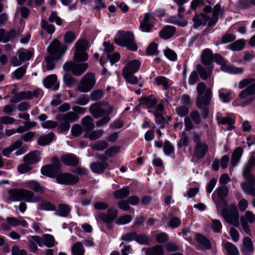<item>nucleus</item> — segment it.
<instances>
[{
	"mask_svg": "<svg viewBox=\"0 0 255 255\" xmlns=\"http://www.w3.org/2000/svg\"><path fill=\"white\" fill-rule=\"evenodd\" d=\"M65 46H61L60 42L55 39L53 41L48 47V51L49 55L55 56L56 58H60L66 51Z\"/></svg>",
	"mask_w": 255,
	"mask_h": 255,
	"instance_id": "2eb2a0df",
	"label": "nucleus"
},
{
	"mask_svg": "<svg viewBox=\"0 0 255 255\" xmlns=\"http://www.w3.org/2000/svg\"><path fill=\"white\" fill-rule=\"evenodd\" d=\"M201 60L204 65H209L213 60L212 52L209 49H205L201 55Z\"/></svg>",
	"mask_w": 255,
	"mask_h": 255,
	"instance_id": "72a5a7b5",
	"label": "nucleus"
},
{
	"mask_svg": "<svg viewBox=\"0 0 255 255\" xmlns=\"http://www.w3.org/2000/svg\"><path fill=\"white\" fill-rule=\"evenodd\" d=\"M42 239L43 245L48 248H51L54 246L55 240L52 236L49 234H45Z\"/></svg>",
	"mask_w": 255,
	"mask_h": 255,
	"instance_id": "09e8293b",
	"label": "nucleus"
},
{
	"mask_svg": "<svg viewBox=\"0 0 255 255\" xmlns=\"http://www.w3.org/2000/svg\"><path fill=\"white\" fill-rule=\"evenodd\" d=\"M43 83L44 86L47 88H52L54 90H56L59 88L56 76L54 74L46 77L44 79Z\"/></svg>",
	"mask_w": 255,
	"mask_h": 255,
	"instance_id": "b1692460",
	"label": "nucleus"
},
{
	"mask_svg": "<svg viewBox=\"0 0 255 255\" xmlns=\"http://www.w3.org/2000/svg\"><path fill=\"white\" fill-rule=\"evenodd\" d=\"M216 192L218 197L222 199L227 196L228 194V189L226 186L223 185L217 188Z\"/></svg>",
	"mask_w": 255,
	"mask_h": 255,
	"instance_id": "603ef678",
	"label": "nucleus"
},
{
	"mask_svg": "<svg viewBox=\"0 0 255 255\" xmlns=\"http://www.w3.org/2000/svg\"><path fill=\"white\" fill-rule=\"evenodd\" d=\"M243 153V149L241 147L236 148L232 154L231 158V164L235 166L240 160Z\"/></svg>",
	"mask_w": 255,
	"mask_h": 255,
	"instance_id": "a19ab883",
	"label": "nucleus"
},
{
	"mask_svg": "<svg viewBox=\"0 0 255 255\" xmlns=\"http://www.w3.org/2000/svg\"><path fill=\"white\" fill-rule=\"evenodd\" d=\"M88 66L87 63L78 64L67 62L63 65V68L65 71L71 70L75 76H80L86 70Z\"/></svg>",
	"mask_w": 255,
	"mask_h": 255,
	"instance_id": "ddd939ff",
	"label": "nucleus"
},
{
	"mask_svg": "<svg viewBox=\"0 0 255 255\" xmlns=\"http://www.w3.org/2000/svg\"><path fill=\"white\" fill-rule=\"evenodd\" d=\"M245 43L243 40H239L229 45V48L233 51L242 50L245 47Z\"/></svg>",
	"mask_w": 255,
	"mask_h": 255,
	"instance_id": "49530a36",
	"label": "nucleus"
},
{
	"mask_svg": "<svg viewBox=\"0 0 255 255\" xmlns=\"http://www.w3.org/2000/svg\"><path fill=\"white\" fill-rule=\"evenodd\" d=\"M79 119V116L74 112H70L65 114H58L57 115L56 119L59 122H74Z\"/></svg>",
	"mask_w": 255,
	"mask_h": 255,
	"instance_id": "5701e85b",
	"label": "nucleus"
},
{
	"mask_svg": "<svg viewBox=\"0 0 255 255\" xmlns=\"http://www.w3.org/2000/svg\"><path fill=\"white\" fill-rule=\"evenodd\" d=\"M49 20L51 22H55L58 25H60L62 23V19L57 15V12L54 11L51 12Z\"/></svg>",
	"mask_w": 255,
	"mask_h": 255,
	"instance_id": "680f3d73",
	"label": "nucleus"
},
{
	"mask_svg": "<svg viewBox=\"0 0 255 255\" xmlns=\"http://www.w3.org/2000/svg\"><path fill=\"white\" fill-rule=\"evenodd\" d=\"M56 180L60 184L72 185L79 181V178L77 176L73 175L70 173H63L57 176Z\"/></svg>",
	"mask_w": 255,
	"mask_h": 255,
	"instance_id": "f3484780",
	"label": "nucleus"
},
{
	"mask_svg": "<svg viewBox=\"0 0 255 255\" xmlns=\"http://www.w3.org/2000/svg\"><path fill=\"white\" fill-rule=\"evenodd\" d=\"M82 125L86 130H92L95 128L93 119L90 116H86L83 119Z\"/></svg>",
	"mask_w": 255,
	"mask_h": 255,
	"instance_id": "79ce46f5",
	"label": "nucleus"
},
{
	"mask_svg": "<svg viewBox=\"0 0 255 255\" xmlns=\"http://www.w3.org/2000/svg\"><path fill=\"white\" fill-rule=\"evenodd\" d=\"M132 219L131 216L128 215L120 217L116 221L118 225H124L129 223Z\"/></svg>",
	"mask_w": 255,
	"mask_h": 255,
	"instance_id": "6e6d98bb",
	"label": "nucleus"
},
{
	"mask_svg": "<svg viewBox=\"0 0 255 255\" xmlns=\"http://www.w3.org/2000/svg\"><path fill=\"white\" fill-rule=\"evenodd\" d=\"M60 58H56L55 56L49 55L45 58L46 61V69L48 70H51L55 67V61L59 59Z\"/></svg>",
	"mask_w": 255,
	"mask_h": 255,
	"instance_id": "8fccbe9b",
	"label": "nucleus"
},
{
	"mask_svg": "<svg viewBox=\"0 0 255 255\" xmlns=\"http://www.w3.org/2000/svg\"><path fill=\"white\" fill-rule=\"evenodd\" d=\"M133 74L132 73H127V74L123 73L124 77L128 83L134 85L137 84L138 82V80L135 76L133 75Z\"/></svg>",
	"mask_w": 255,
	"mask_h": 255,
	"instance_id": "864d4df0",
	"label": "nucleus"
},
{
	"mask_svg": "<svg viewBox=\"0 0 255 255\" xmlns=\"http://www.w3.org/2000/svg\"><path fill=\"white\" fill-rule=\"evenodd\" d=\"M54 133L50 132L47 134L40 136L38 140V144L41 146H44L49 144L53 139Z\"/></svg>",
	"mask_w": 255,
	"mask_h": 255,
	"instance_id": "2f4dec72",
	"label": "nucleus"
},
{
	"mask_svg": "<svg viewBox=\"0 0 255 255\" xmlns=\"http://www.w3.org/2000/svg\"><path fill=\"white\" fill-rule=\"evenodd\" d=\"M129 194V188L128 187H125L115 191L114 196L117 199H122L126 198Z\"/></svg>",
	"mask_w": 255,
	"mask_h": 255,
	"instance_id": "c03bdc74",
	"label": "nucleus"
},
{
	"mask_svg": "<svg viewBox=\"0 0 255 255\" xmlns=\"http://www.w3.org/2000/svg\"><path fill=\"white\" fill-rule=\"evenodd\" d=\"M157 47L158 45L156 43H151L146 49V54L149 56L157 55L158 54Z\"/></svg>",
	"mask_w": 255,
	"mask_h": 255,
	"instance_id": "3c124183",
	"label": "nucleus"
},
{
	"mask_svg": "<svg viewBox=\"0 0 255 255\" xmlns=\"http://www.w3.org/2000/svg\"><path fill=\"white\" fill-rule=\"evenodd\" d=\"M196 240L201 245L203 249H210L211 248L210 241L203 236L197 234L196 235Z\"/></svg>",
	"mask_w": 255,
	"mask_h": 255,
	"instance_id": "58836bf2",
	"label": "nucleus"
},
{
	"mask_svg": "<svg viewBox=\"0 0 255 255\" xmlns=\"http://www.w3.org/2000/svg\"><path fill=\"white\" fill-rule=\"evenodd\" d=\"M108 166V164L105 161L93 163L91 164V170L95 173L103 172Z\"/></svg>",
	"mask_w": 255,
	"mask_h": 255,
	"instance_id": "cd10ccee",
	"label": "nucleus"
},
{
	"mask_svg": "<svg viewBox=\"0 0 255 255\" xmlns=\"http://www.w3.org/2000/svg\"><path fill=\"white\" fill-rule=\"evenodd\" d=\"M7 194V202L19 201L23 199L27 202L37 203L41 200V198L35 195L33 192L23 188L9 189Z\"/></svg>",
	"mask_w": 255,
	"mask_h": 255,
	"instance_id": "7ed1b4c3",
	"label": "nucleus"
},
{
	"mask_svg": "<svg viewBox=\"0 0 255 255\" xmlns=\"http://www.w3.org/2000/svg\"><path fill=\"white\" fill-rule=\"evenodd\" d=\"M40 94V90H35L33 92L27 91L17 93L10 99V103H15L22 100H29L33 97H37Z\"/></svg>",
	"mask_w": 255,
	"mask_h": 255,
	"instance_id": "4468645a",
	"label": "nucleus"
},
{
	"mask_svg": "<svg viewBox=\"0 0 255 255\" xmlns=\"http://www.w3.org/2000/svg\"><path fill=\"white\" fill-rule=\"evenodd\" d=\"M154 16L152 13H146L142 22L140 23V27L143 32L153 31Z\"/></svg>",
	"mask_w": 255,
	"mask_h": 255,
	"instance_id": "a211bd4d",
	"label": "nucleus"
},
{
	"mask_svg": "<svg viewBox=\"0 0 255 255\" xmlns=\"http://www.w3.org/2000/svg\"><path fill=\"white\" fill-rule=\"evenodd\" d=\"M140 66V62L137 60H133L128 62L123 70V73H132L136 72Z\"/></svg>",
	"mask_w": 255,
	"mask_h": 255,
	"instance_id": "4be33fe9",
	"label": "nucleus"
},
{
	"mask_svg": "<svg viewBox=\"0 0 255 255\" xmlns=\"http://www.w3.org/2000/svg\"><path fill=\"white\" fill-rule=\"evenodd\" d=\"M116 43L121 46H126L131 51H136L137 46L132 33H117L115 37Z\"/></svg>",
	"mask_w": 255,
	"mask_h": 255,
	"instance_id": "39448f33",
	"label": "nucleus"
},
{
	"mask_svg": "<svg viewBox=\"0 0 255 255\" xmlns=\"http://www.w3.org/2000/svg\"><path fill=\"white\" fill-rule=\"evenodd\" d=\"M40 159L39 153L37 151H34L27 154L23 157L24 161L29 164H34L38 162Z\"/></svg>",
	"mask_w": 255,
	"mask_h": 255,
	"instance_id": "c85d7f7f",
	"label": "nucleus"
},
{
	"mask_svg": "<svg viewBox=\"0 0 255 255\" xmlns=\"http://www.w3.org/2000/svg\"><path fill=\"white\" fill-rule=\"evenodd\" d=\"M96 83L95 77L92 73H87L84 76L77 88L83 93L90 91L94 86Z\"/></svg>",
	"mask_w": 255,
	"mask_h": 255,
	"instance_id": "9d476101",
	"label": "nucleus"
},
{
	"mask_svg": "<svg viewBox=\"0 0 255 255\" xmlns=\"http://www.w3.org/2000/svg\"><path fill=\"white\" fill-rule=\"evenodd\" d=\"M193 139L196 144L194 150L195 154L198 158L203 157L207 151V145L205 143L201 142L200 135L196 132L193 133Z\"/></svg>",
	"mask_w": 255,
	"mask_h": 255,
	"instance_id": "dca6fc26",
	"label": "nucleus"
},
{
	"mask_svg": "<svg viewBox=\"0 0 255 255\" xmlns=\"http://www.w3.org/2000/svg\"><path fill=\"white\" fill-rule=\"evenodd\" d=\"M146 255H164L163 248L160 245H156L148 248L145 252Z\"/></svg>",
	"mask_w": 255,
	"mask_h": 255,
	"instance_id": "7c9ffc66",
	"label": "nucleus"
},
{
	"mask_svg": "<svg viewBox=\"0 0 255 255\" xmlns=\"http://www.w3.org/2000/svg\"><path fill=\"white\" fill-rule=\"evenodd\" d=\"M6 221L10 227H16L18 226H21L23 227L26 228L28 226V224L26 221L22 218H16L14 217H9L6 218Z\"/></svg>",
	"mask_w": 255,
	"mask_h": 255,
	"instance_id": "393cba45",
	"label": "nucleus"
},
{
	"mask_svg": "<svg viewBox=\"0 0 255 255\" xmlns=\"http://www.w3.org/2000/svg\"><path fill=\"white\" fill-rule=\"evenodd\" d=\"M12 255H27V253L24 250H20L18 246H14L11 249Z\"/></svg>",
	"mask_w": 255,
	"mask_h": 255,
	"instance_id": "774afa93",
	"label": "nucleus"
},
{
	"mask_svg": "<svg viewBox=\"0 0 255 255\" xmlns=\"http://www.w3.org/2000/svg\"><path fill=\"white\" fill-rule=\"evenodd\" d=\"M104 133V130L99 129L88 132L85 135V136L91 140H95L101 137Z\"/></svg>",
	"mask_w": 255,
	"mask_h": 255,
	"instance_id": "37998d69",
	"label": "nucleus"
},
{
	"mask_svg": "<svg viewBox=\"0 0 255 255\" xmlns=\"http://www.w3.org/2000/svg\"><path fill=\"white\" fill-rule=\"evenodd\" d=\"M190 141V138L187 133L185 131L182 132L180 135V138L179 140V144L182 146L188 145Z\"/></svg>",
	"mask_w": 255,
	"mask_h": 255,
	"instance_id": "bf43d9fd",
	"label": "nucleus"
},
{
	"mask_svg": "<svg viewBox=\"0 0 255 255\" xmlns=\"http://www.w3.org/2000/svg\"><path fill=\"white\" fill-rule=\"evenodd\" d=\"M71 210V207L66 204L61 203L58 206L57 209H55V214L57 216L66 217H67Z\"/></svg>",
	"mask_w": 255,
	"mask_h": 255,
	"instance_id": "a878e982",
	"label": "nucleus"
},
{
	"mask_svg": "<svg viewBox=\"0 0 255 255\" xmlns=\"http://www.w3.org/2000/svg\"><path fill=\"white\" fill-rule=\"evenodd\" d=\"M75 51L74 59L76 62L85 61L88 59V55L85 52L89 47V42L85 39L78 40L75 45Z\"/></svg>",
	"mask_w": 255,
	"mask_h": 255,
	"instance_id": "0eeeda50",
	"label": "nucleus"
},
{
	"mask_svg": "<svg viewBox=\"0 0 255 255\" xmlns=\"http://www.w3.org/2000/svg\"><path fill=\"white\" fill-rule=\"evenodd\" d=\"M164 55L167 58L171 61H175L177 59L176 54L170 49H167L165 50Z\"/></svg>",
	"mask_w": 255,
	"mask_h": 255,
	"instance_id": "338daca9",
	"label": "nucleus"
},
{
	"mask_svg": "<svg viewBox=\"0 0 255 255\" xmlns=\"http://www.w3.org/2000/svg\"><path fill=\"white\" fill-rule=\"evenodd\" d=\"M246 86L248 87L240 94V97L242 99H245L250 95L255 94V79L251 78L245 79L241 80L238 85L240 89Z\"/></svg>",
	"mask_w": 255,
	"mask_h": 255,
	"instance_id": "6e6552de",
	"label": "nucleus"
},
{
	"mask_svg": "<svg viewBox=\"0 0 255 255\" xmlns=\"http://www.w3.org/2000/svg\"><path fill=\"white\" fill-rule=\"evenodd\" d=\"M196 69L201 78L204 80H206L209 77H210L212 72V68L209 67L206 69L201 65H197L196 66Z\"/></svg>",
	"mask_w": 255,
	"mask_h": 255,
	"instance_id": "473e14b6",
	"label": "nucleus"
},
{
	"mask_svg": "<svg viewBox=\"0 0 255 255\" xmlns=\"http://www.w3.org/2000/svg\"><path fill=\"white\" fill-rule=\"evenodd\" d=\"M118 216V210L112 207L108 209L106 213L99 212L96 216V219L98 222H103L107 224L109 228H112L111 223L117 219Z\"/></svg>",
	"mask_w": 255,
	"mask_h": 255,
	"instance_id": "1a4fd4ad",
	"label": "nucleus"
},
{
	"mask_svg": "<svg viewBox=\"0 0 255 255\" xmlns=\"http://www.w3.org/2000/svg\"><path fill=\"white\" fill-rule=\"evenodd\" d=\"M17 54L23 62L25 60H29L32 57L33 52L27 49H21L17 51Z\"/></svg>",
	"mask_w": 255,
	"mask_h": 255,
	"instance_id": "4c0bfd02",
	"label": "nucleus"
},
{
	"mask_svg": "<svg viewBox=\"0 0 255 255\" xmlns=\"http://www.w3.org/2000/svg\"><path fill=\"white\" fill-rule=\"evenodd\" d=\"M214 61L221 65L222 70L232 74H239L243 72V69L240 67H236L230 64H228L223 58L218 54H216L214 57Z\"/></svg>",
	"mask_w": 255,
	"mask_h": 255,
	"instance_id": "9b49d317",
	"label": "nucleus"
},
{
	"mask_svg": "<svg viewBox=\"0 0 255 255\" xmlns=\"http://www.w3.org/2000/svg\"><path fill=\"white\" fill-rule=\"evenodd\" d=\"M218 122L220 124L222 125H228V127L227 128V130H231L233 128L234 124V120L229 118V117H220L218 116L217 118Z\"/></svg>",
	"mask_w": 255,
	"mask_h": 255,
	"instance_id": "e433bc0d",
	"label": "nucleus"
},
{
	"mask_svg": "<svg viewBox=\"0 0 255 255\" xmlns=\"http://www.w3.org/2000/svg\"><path fill=\"white\" fill-rule=\"evenodd\" d=\"M120 150V147L118 146H112L108 148L105 152V155L109 157H112L117 153Z\"/></svg>",
	"mask_w": 255,
	"mask_h": 255,
	"instance_id": "0e129e2a",
	"label": "nucleus"
},
{
	"mask_svg": "<svg viewBox=\"0 0 255 255\" xmlns=\"http://www.w3.org/2000/svg\"><path fill=\"white\" fill-rule=\"evenodd\" d=\"M25 187L33 190L35 192L42 193L44 188L35 180H29L24 183Z\"/></svg>",
	"mask_w": 255,
	"mask_h": 255,
	"instance_id": "c756f323",
	"label": "nucleus"
},
{
	"mask_svg": "<svg viewBox=\"0 0 255 255\" xmlns=\"http://www.w3.org/2000/svg\"><path fill=\"white\" fill-rule=\"evenodd\" d=\"M225 248L230 255H238L239 250L236 247L230 242H227L225 244Z\"/></svg>",
	"mask_w": 255,
	"mask_h": 255,
	"instance_id": "de8ad7c7",
	"label": "nucleus"
},
{
	"mask_svg": "<svg viewBox=\"0 0 255 255\" xmlns=\"http://www.w3.org/2000/svg\"><path fill=\"white\" fill-rule=\"evenodd\" d=\"M190 117L194 123L196 124H200L201 122V119L199 113L197 111H194L191 112Z\"/></svg>",
	"mask_w": 255,
	"mask_h": 255,
	"instance_id": "e2e57ef3",
	"label": "nucleus"
},
{
	"mask_svg": "<svg viewBox=\"0 0 255 255\" xmlns=\"http://www.w3.org/2000/svg\"><path fill=\"white\" fill-rule=\"evenodd\" d=\"M255 166V157H252L243 169V176L246 179V182L241 184V187L244 192L253 196H255V188L254 187L255 177L252 174L251 171Z\"/></svg>",
	"mask_w": 255,
	"mask_h": 255,
	"instance_id": "f03ea898",
	"label": "nucleus"
},
{
	"mask_svg": "<svg viewBox=\"0 0 255 255\" xmlns=\"http://www.w3.org/2000/svg\"><path fill=\"white\" fill-rule=\"evenodd\" d=\"M253 242L249 237H245L243 241V247L241 252L244 255H252L254 252Z\"/></svg>",
	"mask_w": 255,
	"mask_h": 255,
	"instance_id": "412c9836",
	"label": "nucleus"
},
{
	"mask_svg": "<svg viewBox=\"0 0 255 255\" xmlns=\"http://www.w3.org/2000/svg\"><path fill=\"white\" fill-rule=\"evenodd\" d=\"M71 252L73 255H84L85 250L82 244L78 242L72 246Z\"/></svg>",
	"mask_w": 255,
	"mask_h": 255,
	"instance_id": "ea45409f",
	"label": "nucleus"
},
{
	"mask_svg": "<svg viewBox=\"0 0 255 255\" xmlns=\"http://www.w3.org/2000/svg\"><path fill=\"white\" fill-rule=\"evenodd\" d=\"M136 234L135 232H129L122 235L121 240L126 242H131L135 240Z\"/></svg>",
	"mask_w": 255,
	"mask_h": 255,
	"instance_id": "13d9d810",
	"label": "nucleus"
},
{
	"mask_svg": "<svg viewBox=\"0 0 255 255\" xmlns=\"http://www.w3.org/2000/svg\"><path fill=\"white\" fill-rule=\"evenodd\" d=\"M198 96L196 99V104L199 109L204 108L210 104L212 91L210 88H207L206 84L200 82L197 86Z\"/></svg>",
	"mask_w": 255,
	"mask_h": 255,
	"instance_id": "20e7f679",
	"label": "nucleus"
},
{
	"mask_svg": "<svg viewBox=\"0 0 255 255\" xmlns=\"http://www.w3.org/2000/svg\"><path fill=\"white\" fill-rule=\"evenodd\" d=\"M39 206L41 210L45 211H54L56 209L55 206L47 200L42 201Z\"/></svg>",
	"mask_w": 255,
	"mask_h": 255,
	"instance_id": "a18cd8bd",
	"label": "nucleus"
},
{
	"mask_svg": "<svg viewBox=\"0 0 255 255\" xmlns=\"http://www.w3.org/2000/svg\"><path fill=\"white\" fill-rule=\"evenodd\" d=\"M113 111V107L111 106H106L102 107L98 104H94L89 107L90 113L95 118H99L104 114H110Z\"/></svg>",
	"mask_w": 255,
	"mask_h": 255,
	"instance_id": "f8f14e48",
	"label": "nucleus"
},
{
	"mask_svg": "<svg viewBox=\"0 0 255 255\" xmlns=\"http://www.w3.org/2000/svg\"><path fill=\"white\" fill-rule=\"evenodd\" d=\"M155 84L158 86H162L165 89H167L172 84V81L165 77L159 76L155 79Z\"/></svg>",
	"mask_w": 255,
	"mask_h": 255,
	"instance_id": "f704fd0d",
	"label": "nucleus"
},
{
	"mask_svg": "<svg viewBox=\"0 0 255 255\" xmlns=\"http://www.w3.org/2000/svg\"><path fill=\"white\" fill-rule=\"evenodd\" d=\"M222 224L219 220L216 219L211 220V228L214 232H220L222 230Z\"/></svg>",
	"mask_w": 255,
	"mask_h": 255,
	"instance_id": "5fc2aeb1",
	"label": "nucleus"
},
{
	"mask_svg": "<svg viewBox=\"0 0 255 255\" xmlns=\"http://www.w3.org/2000/svg\"><path fill=\"white\" fill-rule=\"evenodd\" d=\"M27 245L29 251L36 253L38 249L37 244L39 247L43 246L42 239L38 236H32L27 238Z\"/></svg>",
	"mask_w": 255,
	"mask_h": 255,
	"instance_id": "6ab92c4d",
	"label": "nucleus"
},
{
	"mask_svg": "<svg viewBox=\"0 0 255 255\" xmlns=\"http://www.w3.org/2000/svg\"><path fill=\"white\" fill-rule=\"evenodd\" d=\"M57 171L58 169H55L53 166L51 165H45L41 169V173L48 177L54 176Z\"/></svg>",
	"mask_w": 255,
	"mask_h": 255,
	"instance_id": "c9c22d12",
	"label": "nucleus"
},
{
	"mask_svg": "<svg viewBox=\"0 0 255 255\" xmlns=\"http://www.w3.org/2000/svg\"><path fill=\"white\" fill-rule=\"evenodd\" d=\"M222 215L227 223L235 227L238 226L239 214L235 205H231L229 210L223 209L222 211Z\"/></svg>",
	"mask_w": 255,
	"mask_h": 255,
	"instance_id": "423d86ee",
	"label": "nucleus"
},
{
	"mask_svg": "<svg viewBox=\"0 0 255 255\" xmlns=\"http://www.w3.org/2000/svg\"><path fill=\"white\" fill-rule=\"evenodd\" d=\"M188 108L185 106H180L176 109V114L181 117H185L188 114Z\"/></svg>",
	"mask_w": 255,
	"mask_h": 255,
	"instance_id": "4d7b16f0",
	"label": "nucleus"
},
{
	"mask_svg": "<svg viewBox=\"0 0 255 255\" xmlns=\"http://www.w3.org/2000/svg\"><path fill=\"white\" fill-rule=\"evenodd\" d=\"M26 67L22 66L16 69L14 72V76L17 79H20L25 73Z\"/></svg>",
	"mask_w": 255,
	"mask_h": 255,
	"instance_id": "052dcab7",
	"label": "nucleus"
},
{
	"mask_svg": "<svg viewBox=\"0 0 255 255\" xmlns=\"http://www.w3.org/2000/svg\"><path fill=\"white\" fill-rule=\"evenodd\" d=\"M89 101V97L86 95H82L76 100V104L82 106L87 105Z\"/></svg>",
	"mask_w": 255,
	"mask_h": 255,
	"instance_id": "69168bd1",
	"label": "nucleus"
},
{
	"mask_svg": "<svg viewBox=\"0 0 255 255\" xmlns=\"http://www.w3.org/2000/svg\"><path fill=\"white\" fill-rule=\"evenodd\" d=\"M255 221V216L251 211L246 212L245 215L241 217V223L244 231L248 234L250 233V230L248 223H253Z\"/></svg>",
	"mask_w": 255,
	"mask_h": 255,
	"instance_id": "aec40b11",
	"label": "nucleus"
},
{
	"mask_svg": "<svg viewBox=\"0 0 255 255\" xmlns=\"http://www.w3.org/2000/svg\"><path fill=\"white\" fill-rule=\"evenodd\" d=\"M221 10V6L216 4L212 11V8L207 5L204 7V13L201 16L196 15L193 18L194 24L193 27L197 29L201 25L207 23L209 26H213L216 23L219 18V14Z\"/></svg>",
	"mask_w": 255,
	"mask_h": 255,
	"instance_id": "f257e3e1",
	"label": "nucleus"
},
{
	"mask_svg": "<svg viewBox=\"0 0 255 255\" xmlns=\"http://www.w3.org/2000/svg\"><path fill=\"white\" fill-rule=\"evenodd\" d=\"M61 160L64 164L69 166L77 165L79 162L76 156L71 154L63 155Z\"/></svg>",
	"mask_w": 255,
	"mask_h": 255,
	"instance_id": "bb28decb",
	"label": "nucleus"
}]
</instances>
